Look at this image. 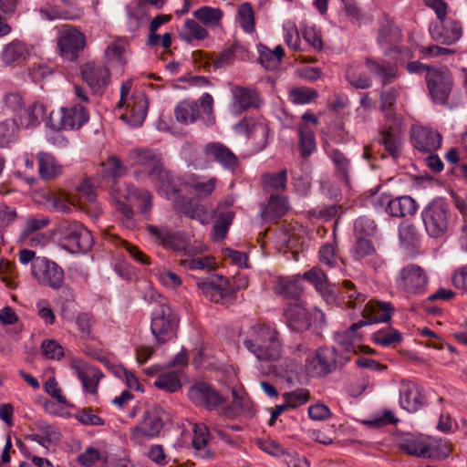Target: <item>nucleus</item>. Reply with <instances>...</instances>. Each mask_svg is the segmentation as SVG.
<instances>
[{
	"label": "nucleus",
	"mask_w": 467,
	"mask_h": 467,
	"mask_svg": "<svg viewBox=\"0 0 467 467\" xmlns=\"http://www.w3.org/2000/svg\"><path fill=\"white\" fill-rule=\"evenodd\" d=\"M128 162L139 181L149 179L156 191L167 199H171L176 189L171 174L162 167L160 156L148 149H134L128 156Z\"/></svg>",
	"instance_id": "obj_1"
},
{
	"label": "nucleus",
	"mask_w": 467,
	"mask_h": 467,
	"mask_svg": "<svg viewBox=\"0 0 467 467\" xmlns=\"http://www.w3.org/2000/svg\"><path fill=\"white\" fill-rule=\"evenodd\" d=\"M244 348L260 362L272 363L280 359L283 343L275 326L256 323L243 335Z\"/></svg>",
	"instance_id": "obj_2"
},
{
	"label": "nucleus",
	"mask_w": 467,
	"mask_h": 467,
	"mask_svg": "<svg viewBox=\"0 0 467 467\" xmlns=\"http://www.w3.org/2000/svg\"><path fill=\"white\" fill-rule=\"evenodd\" d=\"M399 448L409 455L441 461L451 452V445L441 438L407 433L398 440Z\"/></svg>",
	"instance_id": "obj_3"
},
{
	"label": "nucleus",
	"mask_w": 467,
	"mask_h": 467,
	"mask_svg": "<svg viewBox=\"0 0 467 467\" xmlns=\"http://www.w3.org/2000/svg\"><path fill=\"white\" fill-rule=\"evenodd\" d=\"M424 4L436 15L437 20L431 22L429 32L432 40L452 45L462 36V28L451 16H448L449 7L444 0H423Z\"/></svg>",
	"instance_id": "obj_4"
},
{
	"label": "nucleus",
	"mask_w": 467,
	"mask_h": 467,
	"mask_svg": "<svg viewBox=\"0 0 467 467\" xmlns=\"http://www.w3.org/2000/svg\"><path fill=\"white\" fill-rule=\"evenodd\" d=\"M397 90L394 88H386L382 90L380 95L381 109L386 112V117L391 122L387 130L381 132L382 142L385 149L393 157L397 158L399 150L401 147V131L402 124L400 119H397L392 111V108L396 102Z\"/></svg>",
	"instance_id": "obj_5"
},
{
	"label": "nucleus",
	"mask_w": 467,
	"mask_h": 467,
	"mask_svg": "<svg viewBox=\"0 0 467 467\" xmlns=\"http://www.w3.org/2000/svg\"><path fill=\"white\" fill-rule=\"evenodd\" d=\"M131 88V80L122 83L118 107L124 109L120 119L130 127L136 128L140 127L146 118L148 102L145 95L141 92L130 94Z\"/></svg>",
	"instance_id": "obj_6"
},
{
	"label": "nucleus",
	"mask_w": 467,
	"mask_h": 467,
	"mask_svg": "<svg viewBox=\"0 0 467 467\" xmlns=\"http://www.w3.org/2000/svg\"><path fill=\"white\" fill-rule=\"evenodd\" d=\"M148 231L155 242L163 247L171 249L180 255L202 254L206 247L203 244L192 245L189 237L182 233L171 232L165 227L148 226Z\"/></svg>",
	"instance_id": "obj_7"
},
{
	"label": "nucleus",
	"mask_w": 467,
	"mask_h": 467,
	"mask_svg": "<svg viewBox=\"0 0 467 467\" xmlns=\"http://www.w3.org/2000/svg\"><path fill=\"white\" fill-rule=\"evenodd\" d=\"M397 289L408 296L423 295L428 288L429 276L425 269L416 264L402 267L395 276Z\"/></svg>",
	"instance_id": "obj_8"
},
{
	"label": "nucleus",
	"mask_w": 467,
	"mask_h": 467,
	"mask_svg": "<svg viewBox=\"0 0 467 467\" xmlns=\"http://www.w3.org/2000/svg\"><path fill=\"white\" fill-rule=\"evenodd\" d=\"M178 317L171 306L163 300L160 301L151 314L150 329L157 341L164 343L175 337Z\"/></svg>",
	"instance_id": "obj_9"
},
{
	"label": "nucleus",
	"mask_w": 467,
	"mask_h": 467,
	"mask_svg": "<svg viewBox=\"0 0 467 467\" xmlns=\"http://www.w3.org/2000/svg\"><path fill=\"white\" fill-rule=\"evenodd\" d=\"M427 234L433 238L442 236L449 227V208L441 198L432 200L421 212Z\"/></svg>",
	"instance_id": "obj_10"
},
{
	"label": "nucleus",
	"mask_w": 467,
	"mask_h": 467,
	"mask_svg": "<svg viewBox=\"0 0 467 467\" xmlns=\"http://www.w3.org/2000/svg\"><path fill=\"white\" fill-rule=\"evenodd\" d=\"M61 246L70 253H86L93 244L91 233L78 222H64L59 226Z\"/></svg>",
	"instance_id": "obj_11"
},
{
	"label": "nucleus",
	"mask_w": 467,
	"mask_h": 467,
	"mask_svg": "<svg viewBox=\"0 0 467 467\" xmlns=\"http://www.w3.org/2000/svg\"><path fill=\"white\" fill-rule=\"evenodd\" d=\"M168 414L161 407H152L148 410L140 422L130 429L131 439L136 443H142L146 440L157 437L163 428Z\"/></svg>",
	"instance_id": "obj_12"
},
{
	"label": "nucleus",
	"mask_w": 467,
	"mask_h": 467,
	"mask_svg": "<svg viewBox=\"0 0 467 467\" xmlns=\"http://www.w3.org/2000/svg\"><path fill=\"white\" fill-rule=\"evenodd\" d=\"M89 119V114L83 105L63 107L50 114L48 124L54 130H78Z\"/></svg>",
	"instance_id": "obj_13"
},
{
	"label": "nucleus",
	"mask_w": 467,
	"mask_h": 467,
	"mask_svg": "<svg viewBox=\"0 0 467 467\" xmlns=\"http://www.w3.org/2000/svg\"><path fill=\"white\" fill-rule=\"evenodd\" d=\"M213 99L208 93H204L200 98V104L192 100H183L175 108L174 113L176 119L184 124H191L193 123L198 119L201 112H202L208 117L207 122L213 123Z\"/></svg>",
	"instance_id": "obj_14"
},
{
	"label": "nucleus",
	"mask_w": 467,
	"mask_h": 467,
	"mask_svg": "<svg viewBox=\"0 0 467 467\" xmlns=\"http://www.w3.org/2000/svg\"><path fill=\"white\" fill-rule=\"evenodd\" d=\"M57 39L59 54L65 60H76L86 47L85 35L73 26L61 27Z\"/></svg>",
	"instance_id": "obj_15"
},
{
	"label": "nucleus",
	"mask_w": 467,
	"mask_h": 467,
	"mask_svg": "<svg viewBox=\"0 0 467 467\" xmlns=\"http://www.w3.org/2000/svg\"><path fill=\"white\" fill-rule=\"evenodd\" d=\"M31 272L39 283L55 289L61 287L64 281L62 268L46 257H37L31 265Z\"/></svg>",
	"instance_id": "obj_16"
},
{
	"label": "nucleus",
	"mask_w": 467,
	"mask_h": 467,
	"mask_svg": "<svg viewBox=\"0 0 467 467\" xmlns=\"http://www.w3.org/2000/svg\"><path fill=\"white\" fill-rule=\"evenodd\" d=\"M336 367V354L334 349L322 348L315 355L308 357L306 361V369L313 377H321L330 373Z\"/></svg>",
	"instance_id": "obj_17"
},
{
	"label": "nucleus",
	"mask_w": 467,
	"mask_h": 467,
	"mask_svg": "<svg viewBox=\"0 0 467 467\" xmlns=\"http://www.w3.org/2000/svg\"><path fill=\"white\" fill-rule=\"evenodd\" d=\"M425 403L419 386L409 379H401L399 384V404L404 410L413 413Z\"/></svg>",
	"instance_id": "obj_18"
},
{
	"label": "nucleus",
	"mask_w": 467,
	"mask_h": 467,
	"mask_svg": "<svg viewBox=\"0 0 467 467\" xmlns=\"http://www.w3.org/2000/svg\"><path fill=\"white\" fill-rule=\"evenodd\" d=\"M428 88L436 103L446 102L451 92V77L447 70L429 69L426 75Z\"/></svg>",
	"instance_id": "obj_19"
},
{
	"label": "nucleus",
	"mask_w": 467,
	"mask_h": 467,
	"mask_svg": "<svg viewBox=\"0 0 467 467\" xmlns=\"http://www.w3.org/2000/svg\"><path fill=\"white\" fill-rule=\"evenodd\" d=\"M410 137L413 146L420 151H434L441 145V136L437 130L419 124L411 127Z\"/></svg>",
	"instance_id": "obj_20"
},
{
	"label": "nucleus",
	"mask_w": 467,
	"mask_h": 467,
	"mask_svg": "<svg viewBox=\"0 0 467 467\" xmlns=\"http://www.w3.org/2000/svg\"><path fill=\"white\" fill-rule=\"evenodd\" d=\"M197 285L203 296L215 303L231 295L230 280L223 275H213L199 280Z\"/></svg>",
	"instance_id": "obj_21"
},
{
	"label": "nucleus",
	"mask_w": 467,
	"mask_h": 467,
	"mask_svg": "<svg viewBox=\"0 0 467 467\" xmlns=\"http://www.w3.org/2000/svg\"><path fill=\"white\" fill-rule=\"evenodd\" d=\"M232 97L230 110L235 115L251 108L258 109L263 103L258 92L250 88L234 87L232 88Z\"/></svg>",
	"instance_id": "obj_22"
},
{
	"label": "nucleus",
	"mask_w": 467,
	"mask_h": 467,
	"mask_svg": "<svg viewBox=\"0 0 467 467\" xmlns=\"http://www.w3.org/2000/svg\"><path fill=\"white\" fill-rule=\"evenodd\" d=\"M69 368L73 374L80 379L84 391L96 394L98 383L103 377L101 371L87 365L80 359H72Z\"/></svg>",
	"instance_id": "obj_23"
},
{
	"label": "nucleus",
	"mask_w": 467,
	"mask_h": 467,
	"mask_svg": "<svg viewBox=\"0 0 467 467\" xmlns=\"http://www.w3.org/2000/svg\"><path fill=\"white\" fill-rule=\"evenodd\" d=\"M368 322L358 321L354 323L348 329L335 333V340L343 347L348 353H358V351H371L368 347L360 344L362 335L358 332L359 328L367 326Z\"/></svg>",
	"instance_id": "obj_24"
},
{
	"label": "nucleus",
	"mask_w": 467,
	"mask_h": 467,
	"mask_svg": "<svg viewBox=\"0 0 467 467\" xmlns=\"http://www.w3.org/2000/svg\"><path fill=\"white\" fill-rule=\"evenodd\" d=\"M284 315L286 325L292 331L301 332L311 326L309 310L301 301L288 305L285 308Z\"/></svg>",
	"instance_id": "obj_25"
},
{
	"label": "nucleus",
	"mask_w": 467,
	"mask_h": 467,
	"mask_svg": "<svg viewBox=\"0 0 467 467\" xmlns=\"http://www.w3.org/2000/svg\"><path fill=\"white\" fill-rule=\"evenodd\" d=\"M82 78L95 92L105 88L109 82L108 68L96 62H88L81 67Z\"/></svg>",
	"instance_id": "obj_26"
},
{
	"label": "nucleus",
	"mask_w": 467,
	"mask_h": 467,
	"mask_svg": "<svg viewBox=\"0 0 467 467\" xmlns=\"http://www.w3.org/2000/svg\"><path fill=\"white\" fill-rule=\"evenodd\" d=\"M130 46L124 37H118L109 44L105 49L106 63L119 69H123L128 63Z\"/></svg>",
	"instance_id": "obj_27"
},
{
	"label": "nucleus",
	"mask_w": 467,
	"mask_h": 467,
	"mask_svg": "<svg viewBox=\"0 0 467 467\" xmlns=\"http://www.w3.org/2000/svg\"><path fill=\"white\" fill-rule=\"evenodd\" d=\"M382 204H386V212L395 217H405L414 214L418 210V204L415 200L410 196H401L390 198L389 196H381Z\"/></svg>",
	"instance_id": "obj_28"
},
{
	"label": "nucleus",
	"mask_w": 467,
	"mask_h": 467,
	"mask_svg": "<svg viewBox=\"0 0 467 467\" xmlns=\"http://www.w3.org/2000/svg\"><path fill=\"white\" fill-rule=\"evenodd\" d=\"M190 400L198 406L213 408L222 403V397L209 385L199 382L194 384L188 392Z\"/></svg>",
	"instance_id": "obj_29"
},
{
	"label": "nucleus",
	"mask_w": 467,
	"mask_h": 467,
	"mask_svg": "<svg viewBox=\"0 0 467 467\" xmlns=\"http://www.w3.org/2000/svg\"><path fill=\"white\" fill-rule=\"evenodd\" d=\"M232 205L233 200L231 198H227L218 205V217L213 225V239L214 241L224 239L228 233V229L234 217V213L230 209Z\"/></svg>",
	"instance_id": "obj_30"
},
{
	"label": "nucleus",
	"mask_w": 467,
	"mask_h": 467,
	"mask_svg": "<svg viewBox=\"0 0 467 467\" xmlns=\"http://www.w3.org/2000/svg\"><path fill=\"white\" fill-rule=\"evenodd\" d=\"M203 152L206 157L213 158L225 169L234 170L238 165L237 157L230 149L220 142L206 144Z\"/></svg>",
	"instance_id": "obj_31"
},
{
	"label": "nucleus",
	"mask_w": 467,
	"mask_h": 467,
	"mask_svg": "<svg viewBox=\"0 0 467 467\" xmlns=\"http://www.w3.org/2000/svg\"><path fill=\"white\" fill-rule=\"evenodd\" d=\"M121 196L131 205L140 210L141 213H147L152 207V195L144 189L133 186H125Z\"/></svg>",
	"instance_id": "obj_32"
},
{
	"label": "nucleus",
	"mask_w": 467,
	"mask_h": 467,
	"mask_svg": "<svg viewBox=\"0 0 467 467\" xmlns=\"http://www.w3.org/2000/svg\"><path fill=\"white\" fill-rule=\"evenodd\" d=\"M36 161L38 174L42 180H53L63 172L62 164L49 152L39 151L36 154Z\"/></svg>",
	"instance_id": "obj_33"
},
{
	"label": "nucleus",
	"mask_w": 467,
	"mask_h": 467,
	"mask_svg": "<svg viewBox=\"0 0 467 467\" xmlns=\"http://www.w3.org/2000/svg\"><path fill=\"white\" fill-rule=\"evenodd\" d=\"M394 307L390 303L382 301H370L364 308V321L368 322V325L373 323H383L388 322L392 316Z\"/></svg>",
	"instance_id": "obj_34"
},
{
	"label": "nucleus",
	"mask_w": 467,
	"mask_h": 467,
	"mask_svg": "<svg viewBox=\"0 0 467 467\" xmlns=\"http://www.w3.org/2000/svg\"><path fill=\"white\" fill-rule=\"evenodd\" d=\"M256 49L259 62L265 69L272 71L280 67L281 60L285 55L284 47L281 45H277L274 49H270L263 44H258Z\"/></svg>",
	"instance_id": "obj_35"
},
{
	"label": "nucleus",
	"mask_w": 467,
	"mask_h": 467,
	"mask_svg": "<svg viewBox=\"0 0 467 467\" xmlns=\"http://www.w3.org/2000/svg\"><path fill=\"white\" fill-rule=\"evenodd\" d=\"M28 55L29 48L27 45L19 39H15L4 46L0 53V58L5 66H10L25 59Z\"/></svg>",
	"instance_id": "obj_36"
},
{
	"label": "nucleus",
	"mask_w": 467,
	"mask_h": 467,
	"mask_svg": "<svg viewBox=\"0 0 467 467\" xmlns=\"http://www.w3.org/2000/svg\"><path fill=\"white\" fill-rule=\"evenodd\" d=\"M302 277H278L275 284V290L285 297H296L302 291Z\"/></svg>",
	"instance_id": "obj_37"
},
{
	"label": "nucleus",
	"mask_w": 467,
	"mask_h": 467,
	"mask_svg": "<svg viewBox=\"0 0 467 467\" xmlns=\"http://www.w3.org/2000/svg\"><path fill=\"white\" fill-rule=\"evenodd\" d=\"M20 123L25 128L39 125L46 115V108L39 102H35L27 109H23L18 114Z\"/></svg>",
	"instance_id": "obj_38"
},
{
	"label": "nucleus",
	"mask_w": 467,
	"mask_h": 467,
	"mask_svg": "<svg viewBox=\"0 0 467 467\" xmlns=\"http://www.w3.org/2000/svg\"><path fill=\"white\" fill-rule=\"evenodd\" d=\"M288 210L287 201L284 196L271 193L268 202L262 210V216L274 220L283 216Z\"/></svg>",
	"instance_id": "obj_39"
},
{
	"label": "nucleus",
	"mask_w": 467,
	"mask_h": 467,
	"mask_svg": "<svg viewBox=\"0 0 467 467\" xmlns=\"http://www.w3.org/2000/svg\"><path fill=\"white\" fill-rule=\"evenodd\" d=\"M299 150L302 157L311 155L317 150L314 130L307 124L298 127Z\"/></svg>",
	"instance_id": "obj_40"
},
{
	"label": "nucleus",
	"mask_w": 467,
	"mask_h": 467,
	"mask_svg": "<svg viewBox=\"0 0 467 467\" xmlns=\"http://www.w3.org/2000/svg\"><path fill=\"white\" fill-rule=\"evenodd\" d=\"M283 37L285 45L294 51H301V39L297 26L294 20L286 19L283 23Z\"/></svg>",
	"instance_id": "obj_41"
},
{
	"label": "nucleus",
	"mask_w": 467,
	"mask_h": 467,
	"mask_svg": "<svg viewBox=\"0 0 467 467\" xmlns=\"http://www.w3.org/2000/svg\"><path fill=\"white\" fill-rule=\"evenodd\" d=\"M154 386L166 392H176L182 388L178 371L163 372L154 381Z\"/></svg>",
	"instance_id": "obj_42"
},
{
	"label": "nucleus",
	"mask_w": 467,
	"mask_h": 467,
	"mask_svg": "<svg viewBox=\"0 0 467 467\" xmlns=\"http://www.w3.org/2000/svg\"><path fill=\"white\" fill-rule=\"evenodd\" d=\"M193 15L203 25L216 27L220 25L223 13L220 8L202 6L195 10Z\"/></svg>",
	"instance_id": "obj_43"
},
{
	"label": "nucleus",
	"mask_w": 467,
	"mask_h": 467,
	"mask_svg": "<svg viewBox=\"0 0 467 467\" xmlns=\"http://www.w3.org/2000/svg\"><path fill=\"white\" fill-rule=\"evenodd\" d=\"M371 340L375 344L386 348L401 342L402 335L393 327H385L373 333Z\"/></svg>",
	"instance_id": "obj_44"
},
{
	"label": "nucleus",
	"mask_w": 467,
	"mask_h": 467,
	"mask_svg": "<svg viewBox=\"0 0 467 467\" xmlns=\"http://www.w3.org/2000/svg\"><path fill=\"white\" fill-rule=\"evenodd\" d=\"M303 278L313 284L316 289L324 296L332 293L328 287L327 275L320 268L313 267L304 274Z\"/></svg>",
	"instance_id": "obj_45"
},
{
	"label": "nucleus",
	"mask_w": 467,
	"mask_h": 467,
	"mask_svg": "<svg viewBox=\"0 0 467 467\" xmlns=\"http://www.w3.org/2000/svg\"><path fill=\"white\" fill-rule=\"evenodd\" d=\"M200 254H186V258L181 260V265L188 270H209L213 268V258L208 255L200 256Z\"/></svg>",
	"instance_id": "obj_46"
},
{
	"label": "nucleus",
	"mask_w": 467,
	"mask_h": 467,
	"mask_svg": "<svg viewBox=\"0 0 467 467\" xmlns=\"http://www.w3.org/2000/svg\"><path fill=\"white\" fill-rule=\"evenodd\" d=\"M349 84L356 88H368L371 86V79L363 72L360 65L350 66L346 73Z\"/></svg>",
	"instance_id": "obj_47"
},
{
	"label": "nucleus",
	"mask_w": 467,
	"mask_h": 467,
	"mask_svg": "<svg viewBox=\"0 0 467 467\" xmlns=\"http://www.w3.org/2000/svg\"><path fill=\"white\" fill-rule=\"evenodd\" d=\"M126 171L127 167L117 156L111 155L101 163V172L104 177L114 179L123 176Z\"/></svg>",
	"instance_id": "obj_48"
},
{
	"label": "nucleus",
	"mask_w": 467,
	"mask_h": 467,
	"mask_svg": "<svg viewBox=\"0 0 467 467\" xmlns=\"http://www.w3.org/2000/svg\"><path fill=\"white\" fill-rule=\"evenodd\" d=\"M286 178V171L282 170L278 173H267L263 175L262 182L265 191L274 193V192L284 191L285 189Z\"/></svg>",
	"instance_id": "obj_49"
},
{
	"label": "nucleus",
	"mask_w": 467,
	"mask_h": 467,
	"mask_svg": "<svg viewBox=\"0 0 467 467\" xmlns=\"http://www.w3.org/2000/svg\"><path fill=\"white\" fill-rule=\"evenodd\" d=\"M318 259L321 265L328 268H336L343 262L337 254L336 247L332 244H324L318 252Z\"/></svg>",
	"instance_id": "obj_50"
},
{
	"label": "nucleus",
	"mask_w": 467,
	"mask_h": 467,
	"mask_svg": "<svg viewBox=\"0 0 467 467\" xmlns=\"http://www.w3.org/2000/svg\"><path fill=\"white\" fill-rule=\"evenodd\" d=\"M318 96L316 89L307 87L294 88L289 91V99L296 105L308 104Z\"/></svg>",
	"instance_id": "obj_51"
},
{
	"label": "nucleus",
	"mask_w": 467,
	"mask_h": 467,
	"mask_svg": "<svg viewBox=\"0 0 467 467\" xmlns=\"http://www.w3.org/2000/svg\"><path fill=\"white\" fill-rule=\"evenodd\" d=\"M153 274L159 282L169 289L175 290L182 285V278L176 273L168 268H156L154 269Z\"/></svg>",
	"instance_id": "obj_52"
},
{
	"label": "nucleus",
	"mask_w": 467,
	"mask_h": 467,
	"mask_svg": "<svg viewBox=\"0 0 467 467\" xmlns=\"http://www.w3.org/2000/svg\"><path fill=\"white\" fill-rule=\"evenodd\" d=\"M208 36L207 30L192 19H187L184 23L182 38L187 42L202 40Z\"/></svg>",
	"instance_id": "obj_53"
},
{
	"label": "nucleus",
	"mask_w": 467,
	"mask_h": 467,
	"mask_svg": "<svg viewBox=\"0 0 467 467\" xmlns=\"http://www.w3.org/2000/svg\"><path fill=\"white\" fill-rule=\"evenodd\" d=\"M18 126L15 119H5L0 121V147H5L14 141L16 137Z\"/></svg>",
	"instance_id": "obj_54"
},
{
	"label": "nucleus",
	"mask_w": 467,
	"mask_h": 467,
	"mask_svg": "<svg viewBox=\"0 0 467 467\" xmlns=\"http://www.w3.org/2000/svg\"><path fill=\"white\" fill-rule=\"evenodd\" d=\"M365 67L373 74L379 77L383 82L389 81L396 77V68L393 65L379 64L371 59H367Z\"/></svg>",
	"instance_id": "obj_55"
},
{
	"label": "nucleus",
	"mask_w": 467,
	"mask_h": 467,
	"mask_svg": "<svg viewBox=\"0 0 467 467\" xmlns=\"http://www.w3.org/2000/svg\"><path fill=\"white\" fill-rule=\"evenodd\" d=\"M237 22L244 31L252 33L254 30V10L250 4L244 3L240 5L237 14Z\"/></svg>",
	"instance_id": "obj_56"
},
{
	"label": "nucleus",
	"mask_w": 467,
	"mask_h": 467,
	"mask_svg": "<svg viewBox=\"0 0 467 467\" xmlns=\"http://www.w3.org/2000/svg\"><path fill=\"white\" fill-rule=\"evenodd\" d=\"M376 250L368 239L363 236L357 237L355 245L351 250V254L356 260H368V257L375 254Z\"/></svg>",
	"instance_id": "obj_57"
},
{
	"label": "nucleus",
	"mask_w": 467,
	"mask_h": 467,
	"mask_svg": "<svg viewBox=\"0 0 467 467\" xmlns=\"http://www.w3.org/2000/svg\"><path fill=\"white\" fill-rule=\"evenodd\" d=\"M282 398L284 403L287 405V409H296L309 400V391L306 389H297L294 391L284 393Z\"/></svg>",
	"instance_id": "obj_58"
},
{
	"label": "nucleus",
	"mask_w": 467,
	"mask_h": 467,
	"mask_svg": "<svg viewBox=\"0 0 467 467\" xmlns=\"http://www.w3.org/2000/svg\"><path fill=\"white\" fill-rule=\"evenodd\" d=\"M38 14H39V16L41 19L48 20V21H53L56 19L74 20V19L79 18L82 16L81 11H79L76 15H69L67 12H61L57 7L50 6V5L41 7L38 10Z\"/></svg>",
	"instance_id": "obj_59"
},
{
	"label": "nucleus",
	"mask_w": 467,
	"mask_h": 467,
	"mask_svg": "<svg viewBox=\"0 0 467 467\" xmlns=\"http://www.w3.org/2000/svg\"><path fill=\"white\" fill-rule=\"evenodd\" d=\"M399 237L404 246L413 244L417 241V230L413 223L403 221L399 226Z\"/></svg>",
	"instance_id": "obj_60"
},
{
	"label": "nucleus",
	"mask_w": 467,
	"mask_h": 467,
	"mask_svg": "<svg viewBox=\"0 0 467 467\" xmlns=\"http://www.w3.org/2000/svg\"><path fill=\"white\" fill-rule=\"evenodd\" d=\"M217 184V179L215 177L209 178H198L192 182V189L200 195V196H209L211 195Z\"/></svg>",
	"instance_id": "obj_61"
},
{
	"label": "nucleus",
	"mask_w": 467,
	"mask_h": 467,
	"mask_svg": "<svg viewBox=\"0 0 467 467\" xmlns=\"http://www.w3.org/2000/svg\"><path fill=\"white\" fill-rule=\"evenodd\" d=\"M270 130L265 122H257L253 125L249 136L257 140L259 149H264L269 138Z\"/></svg>",
	"instance_id": "obj_62"
},
{
	"label": "nucleus",
	"mask_w": 467,
	"mask_h": 467,
	"mask_svg": "<svg viewBox=\"0 0 467 467\" xmlns=\"http://www.w3.org/2000/svg\"><path fill=\"white\" fill-rule=\"evenodd\" d=\"M193 438L192 446L196 451H201L205 448L208 439V428L202 423H195L192 427Z\"/></svg>",
	"instance_id": "obj_63"
},
{
	"label": "nucleus",
	"mask_w": 467,
	"mask_h": 467,
	"mask_svg": "<svg viewBox=\"0 0 467 467\" xmlns=\"http://www.w3.org/2000/svg\"><path fill=\"white\" fill-rule=\"evenodd\" d=\"M33 439L43 447L49 448L60 441L61 434L57 428L48 426L46 428L43 435H36Z\"/></svg>",
	"instance_id": "obj_64"
}]
</instances>
